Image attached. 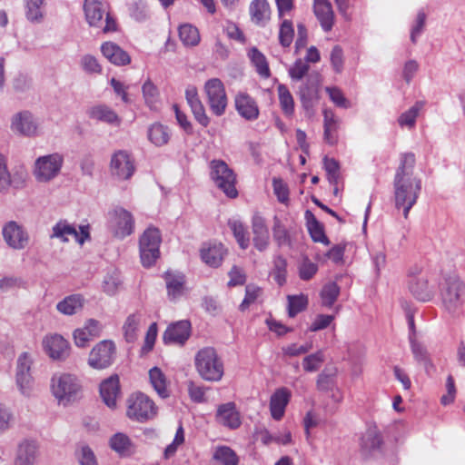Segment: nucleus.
Segmentation results:
<instances>
[{
	"label": "nucleus",
	"instance_id": "39",
	"mask_svg": "<svg viewBox=\"0 0 465 465\" xmlns=\"http://www.w3.org/2000/svg\"><path fill=\"white\" fill-rule=\"evenodd\" d=\"M270 6L266 0H253L250 5L252 21L258 25H263L269 18Z\"/></svg>",
	"mask_w": 465,
	"mask_h": 465
},
{
	"label": "nucleus",
	"instance_id": "42",
	"mask_svg": "<svg viewBox=\"0 0 465 465\" xmlns=\"http://www.w3.org/2000/svg\"><path fill=\"white\" fill-rule=\"evenodd\" d=\"M110 447L121 456H130L134 452V445L130 438L121 432L110 439Z\"/></svg>",
	"mask_w": 465,
	"mask_h": 465
},
{
	"label": "nucleus",
	"instance_id": "13",
	"mask_svg": "<svg viewBox=\"0 0 465 465\" xmlns=\"http://www.w3.org/2000/svg\"><path fill=\"white\" fill-rule=\"evenodd\" d=\"M135 171V166L131 154L125 150L114 152L110 161V172L118 180L130 179Z\"/></svg>",
	"mask_w": 465,
	"mask_h": 465
},
{
	"label": "nucleus",
	"instance_id": "37",
	"mask_svg": "<svg viewBox=\"0 0 465 465\" xmlns=\"http://www.w3.org/2000/svg\"><path fill=\"white\" fill-rule=\"evenodd\" d=\"M337 369L334 367H325L318 375L316 388L322 392L333 391L336 388Z\"/></svg>",
	"mask_w": 465,
	"mask_h": 465
},
{
	"label": "nucleus",
	"instance_id": "1",
	"mask_svg": "<svg viewBox=\"0 0 465 465\" xmlns=\"http://www.w3.org/2000/svg\"><path fill=\"white\" fill-rule=\"evenodd\" d=\"M415 155L412 153L401 154V163L393 180L395 207L402 209L408 218L421 191V180L414 176Z\"/></svg>",
	"mask_w": 465,
	"mask_h": 465
},
{
	"label": "nucleus",
	"instance_id": "29",
	"mask_svg": "<svg viewBox=\"0 0 465 465\" xmlns=\"http://www.w3.org/2000/svg\"><path fill=\"white\" fill-rule=\"evenodd\" d=\"M216 420L220 424L232 430L241 425L240 414L236 411L233 402L220 405L217 410Z\"/></svg>",
	"mask_w": 465,
	"mask_h": 465
},
{
	"label": "nucleus",
	"instance_id": "63",
	"mask_svg": "<svg viewBox=\"0 0 465 465\" xmlns=\"http://www.w3.org/2000/svg\"><path fill=\"white\" fill-rule=\"evenodd\" d=\"M121 282L117 272L107 274L103 282L104 292L108 295L115 294Z\"/></svg>",
	"mask_w": 465,
	"mask_h": 465
},
{
	"label": "nucleus",
	"instance_id": "8",
	"mask_svg": "<svg viewBox=\"0 0 465 465\" xmlns=\"http://www.w3.org/2000/svg\"><path fill=\"white\" fill-rule=\"evenodd\" d=\"M211 178L215 185L229 198H236L238 191L235 187L236 175L232 169L223 160H213L210 163Z\"/></svg>",
	"mask_w": 465,
	"mask_h": 465
},
{
	"label": "nucleus",
	"instance_id": "27",
	"mask_svg": "<svg viewBox=\"0 0 465 465\" xmlns=\"http://www.w3.org/2000/svg\"><path fill=\"white\" fill-rule=\"evenodd\" d=\"M291 399V391L285 388L277 389L270 399V411L275 420H280L284 415L286 406Z\"/></svg>",
	"mask_w": 465,
	"mask_h": 465
},
{
	"label": "nucleus",
	"instance_id": "54",
	"mask_svg": "<svg viewBox=\"0 0 465 465\" xmlns=\"http://www.w3.org/2000/svg\"><path fill=\"white\" fill-rule=\"evenodd\" d=\"M45 0H26V18L33 23H40L44 15L42 6Z\"/></svg>",
	"mask_w": 465,
	"mask_h": 465
},
{
	"label": "nucleus",
	"instance_id": "36",
	"mask_svg": "<svg viewBox=\"0 0 465 465\" xmlns=\"http://www.w3.org/2000/svg\"><path fill=\"white\" fill-rule=\"evenodd\" d=\"M84 298L81 294H72L64 298L56 304L59 312L64 315H74L82 310Z\"/></svg>",
	"mask_w": 465,
	"mask_h": 465
},
{
	"label": "nucleus",
	"instance_id": "51",
	"mask_svg": "<svg viewBox=\"0 0 465 465\" xmlns=\"http://www.w3.org/2000/svg\"><path fill=\"white\" fill-rule=\"evenodd\" d=\"M142 92L145 104L150 108H154L160 96L157 86L150 79H147L142 86Z\"/></svg>",
	"mask_w": 465,
	"mask_h": 465
},
{
	"label": "nucleus",
	"instance_id": "53",
	"mask_svg": "<svg viewBox=\"0 0 465 465\" xmlns=\"http://www.w3.org/2000/svg\"><path fill=\"white\" fill-rule=\"evenodd\" d=\"M294 37V28L291 20H283L279 29V43L282 47H289Z\"/></svg>",
	"mask_w": 465,
	"mask_h": 465
},
{
	"label": "nucleus",
	"instance_id": "60",
	"mask_svg": "<svg viewBox=\"0 0 465 465\" xmlns=\"http://www.w3.org/2000/svg\"><path fill=\"white\" fill-rule=\"evenodd\" d=\"M75 457L80 465H98L96 457L88 445H81L77 448Z\"/></svg>",
	"mask_w": 465,
	"mask_h": 465
},
{
	"label": "nucleus",
	"instance_id": "49",
	"mask_svg": "<svg viewBox=\"0 0 465 465\" xmlns=\"http://www.w3.org/2000/svg\"><path fill=\"white\" fill-rule=\"evenodd\" d=\"M213 459L222 465H238L239 462L235 451L227 446L218 447L213 453Z\"/></svg>",
	"mask_w": 465,
	"mask_h": 465
},
{
	"label": "nucleus",
	"instance_id": "15",
	"mask_svg": "<svg viewBox=\"0 0 465 465\" xmlns=\"http://www.w3.org/2000/svg\"><path fill=\"white\" fill-rule=\"evenodd\" d=\"M11 129L14 133L27 137L38 135V123L29 111L15 114L12 118Z\"/></svg>",
	"mask_w": 465,
	"mask_h": 465
},
{
	"label": "nucleus",
	"instance_id": "11",
	"mask_svg": "<svg viewBox=\"0 0 465 465\" xmlns=\"http://www.w3.org/2000/svg\"><path fill=\"white\" fill-rule=\"evenodd\" d=\"M109 228L119 239L131 235L134 230L133 214L123 207H115L109 212Z\"/></svg>",
	"mask_w": 465,
	"mask_h": 465
},
{
	"label": "nucleus",
	"instance_id": "48",
	"mask_svg": "<svg viewBox=\"0 0 465 465\" xmlns=\"http://www.w3.org/2000/svg\"><path fill=\"white\" fill-rule=\"evenodd\" d=\"M179 37L183 44L187 46H195L200 42V34L198 29L190 24L180 25Z\"/></svg>",
	"mask_w": 465,
	"mask_h": 465
},
{
	"label": "nucleus",
	"instance_id": "16",
	"mask_svg": "<svg viewBox=\"0 0 465 465\" xmlns=\"http://www.w3.org/2000/svg\"><path fill=\"white\" fill-rule=\"evenodd\" d=\"M33 360L28 352H23L17 359L16 365V383L19 387L20 391L28 395L33 379L30 373Z\"/></svg>",
	"mask_w": 465,
	"mask_h": 465
},
{
	"label": "nucleus",
	"instance_id": "52",
	"mask_svg": "<svg viewBox=\"0 0 465 465\" xmlns=\"http://www.w3.org/2000/svg\"><path fill=\"white\" fill-rule=\"evenodd\" d=\"M229 226L232 231L233 236L235 237L239 246L242 250L247 249L250 245V238L243 224L241 222L233 221L229 222Z\"/></svg>",
	"mask_w": 465,
	"mask_h": 465
},
{
	"label": "nucleus",
	"instance_id": "41",
	"mask_svg": "<svg viewBox=\"0 0 465 465\" xmlns=\"http://www.w3.org/2000/svg\"><path fill=\"white\" fill-rule=\"evenodd\" d=\"M170 136L169 128L160 123L153 124L148 129V139L156 146L165 145Z\"/></svg>",
	"mask_w": 465,
	"mask_h": 465
},
{
	"label": "nucleus",
	"instance_id": "17",
	"mask_svg": "<svg viewBox=\"0 0 465 465\" xmlns=\"http://www.w3.org/2000/svg\"><path fill=\"white\" fill-rule=\"evenodd\" d=\"M45 352L54 360L63 361L70 354L68 341L59 334L46 336L43 341Z\"/></svg>",
	"mask_w": 465,
	"mask_h": 465
},
{
	"label": "nucleus",
	"instance_id": "62",
	"mask_svg": "<svg viewBox=\"0 0 465 465\" xmlns=\"http://www.w3.org/2000/svg\"><path fill=\"white\" fill-rule=\"evenodd\" d=\"M262 292V289L253 285H247L245 288V297L239 306L240 311L244 312L253 303Z\"/></svg>",
	"mask_w": 465,
	"mask_h": 465
},
{
	"label": "nucleus",
	"instance_id": "4",
	"mask_svg": "<svg viewBox=\"0 0 465 465\" xmlns=\"http://www.w3.org/2000/svg\"><path fill=\"white\" fill-rule=\"evenodd\" d=\"M194 364L197 372L204 381H219L223 376V362L213 347L201 349L195 355Z\"/></svg>",
	"mask_w": 465,
	"mask_h": 465
},
{
	"label": "nucleus",
	"instance_id": "9",
	"mask_svg": "<svg viewBox=\"0 0 465 465\" xmlns=\"http://www.w3.org/2000/svg\"><path fill=\"white\" fill-rule=\"evenodd\" d=\"M63 164L64 156L59 153L40 156L35 162L34 175L40 183L49 182L60 173Z\"/></svg>",
	"mask_w": 465,
	"mask_h": 465
},
{
	"label": "nucleus",
	"instance_id": "6",
	"mask_svg": "<svg viewBox=\"0 0 465 465\" xmlns=\"http://www.w3.org/2000/svg\"><path fill=\"white\" fill-rule=\"evenodd\" d=\"M154 401L143 392L132 394L127 400V417L137 422H146L157 415Z\"/></svg>",
	"mask_w": 465,
	"mask_h": 465
},
{
	"label": "nucleus",
	"instance_id": "25",
	"mask_svg": "<svg viewBox=\"0 0 465 465\" xmlns=\"http://www.w3.org/2000/svg\"><path fill=\"white\" fill-rule=\"evenodd\" d=\"M39 456V447L36 441L25 440L16 450L14 465H35Z\"/></svg>",
	"mask_w": 465,
	"mask_h": 465
},
{
	"label": "nucleus",
	"instance_id": "34",
	"mask_svg": "<svg viewBox=\"0 0 465 465\" xmlns=\"http://www.w3.org/2000/svg\"><path fill=\"white\" fill-rule=\"evenodd\" d=\"M304 217L306 220V227L312 240L315 242H322L324 245H329L331 242L325 234L322 223L317 220L315 215L310 210L305 212Z\"/></svg>",
	"mask_w": 465,
	"mask_h": 465
},
{
	"label": "nucleus",
	"instance_id": "43",
	"mask_svg": "<svg viewBox=\"0 0 465 465\" xmlns=\"http://www.w3.org/2000/svg\"><path fill=\"white\" fill-rule=\"evenodd\" d=\"M287 260L282 255L274 256L270 274L281 287L287 282Z\"/></svg>",
	"mask_w": 465,
	"mask_h": 465
},
{
	"label": "nucleus",
	"instance_id": "55",
	"mask_svg": "<svg viewBox=\"0 0 465 465\" xmlns=\"http://www.w3.org/2000/svg\"><path fill=\"white\" fill-rule=\"evenodd\" d=\"M308 305V298L303 295L288 296V314L293 318L299 312L304 311Z\"/></svg>",
	"mask_w": 465,
	"mask_h": 465
},
{
	"label": "nucleus",
	"instance_id": "45",
	"mask_svg": "<svg viewBox=\"0 0 465 465\" xmlns=\"http://www.w3.org/2000/svg\"><path fill=\"white\" fill-rule=\"evenodd\" d=\"M424 105H425L424 101H417L413 106H411L408 111L402 113L399 116V118H398L399 124L401 127L407 126L410 129L413 128L415 126L416 119L419 115V113L424 107Z\"/></svg>",
	"mask_w": 465,
	"mask_h": 465
},
{
	"label": "nucleus",
	"instance_id": "18",
	"mask_svg": "<svg viewBox=\"0 0 465 465\" xmlns=\"http://www.w3.org/2000/svg\"><path fill=\"white\" fill-rule=\"evenodd\" d=\"M191 323L189 321H180L168 326L163 333V340L165 344L183 345L190 337Z\"/></svg>",
	"mask_w": 465,
	"mask_h": 465
},
{
	"label": "nucleus",
	"instance_id": "23",
	"mask_svg": "<svg viewBox=\"0 0 465 465\" xmlns=\"http://www.w3.org/2000/svg\"><path fill=\"white\" fill-rule=\"evenodd\" d=\"M408 288L411 293L420 302H429L434 297V289L429 285L428 279L423 275H410Z\"/></svg>",
	"mask_w": 465,
	"mask_h": 465
},
{
	"label": "nucleus",
	"instance_id": "12",
	"mask_svg": "<svg viewBox=\"0 0 465 465\" xmlns=\"http://www.w3.org/2000/svg\"><path fill=\"white\" fill-rule=\"evenodd\" d=\"M204 91L213 114L216 116L223 115L227 107V96L223 82L219 78L209 79L204 84Z\"/></svg>",
	"mask_w": 465,
	"mask_h": 465
},
{
	"label": "nucleus",
	"instance_id": "19",
	"mask_svg": "<svg viewBox=\"0 0 465 465\" xmlns=\"http://www.w3.org/2000/svg\"><path fill=\"white\" fill-rule=\"evenodd\" d=\"M252 242L259 252L265 251L270 244V233L265 219L254 214L252 219Z\"/></svg>",
	"mask_w": 465,
	"mask_h": 465
},
{
	"label": "nucleus",
	"instance_id": "57",
	"mask_svg": "<svg viewBox=\"0 0 465 465\" xmlns=\"http://www.w3.org/2000/svg\"><path fill=\"white\" fill-rule=\"evenodd\" d=\"M411 352L415 360L419 362H427L430 364V357L427 348L419 342L413 335H409Z\"/></svg>",
	"mask_w": 465,
	"mask_h": 465
},
{
	"label": "nucleus",
	"instance_id": "5",
	"mask_svg": "<svg viewBox=\"0 0 465 465\" xmlns=\"http://www.w3.org/2000/svg\"><path fill=\"white\" fill-rule=\"evenodd\" d=\"M84 11L88 25L92 27L102 28L107 34L117 31V23L99 0H84Z\"/></svg>",
	"mask_w": 465,
	"mask_h": 465
},
{
	"label": "nucleus",
	"instance_id": "31",
	"mask_svg": "<svg viewBox=\"0 0 465 465\" xmlns=\"http://www.w3.org/2000/svg\"><path fill=\"white\" fill-rule=\"evenodd\" d=\"M87 115L89 118L106 123L112 125H120L121 118L118 114L106 104H96L90 107L87 110Z\"/></svg>",
	"mask_w": 465,
	"mask_h": 465
},
{
	"label": "nucleus",
	"instance_id": "26",
	"mask_svg": "<svg viewBox=\"0 0 465 465\" xmlns=\"http://www.w3.org/2000/svg\"><path fill=\"white\" fill-rule=\"evenodd\" d=\"M313 13L324 32H330L334 25V13L329 0H313Z\"/></svg>",
	"mask_w": 465,
	"mask_h": 465
},
{
	"label": "nucleus",
	"instance_id": "59",
	"mask_svg": "<svg viewBox=\"0 0 465 465\" xmlns=\"http://www.w3.org/2000/svg\"><path fill=\"white\" fill-rule=\"evenodd\" d=\"M323 361V352L322 351H318L315 353L310 354L303 358L302 367L305 371L313 372L320 369Z\"/></svg>",
	"mask_w": 465,
	"mask_h": 465
},
{
	"label": "nucleus",
	"instance_id": "46",
	"mask_svg": "<svg viewBox=\"0 0 465 465\" xmlns=\"http://www.w3.org/2000/svg\"><path fill=\"white\" fill-rule=\"evenodd\" d=\"M76 235L77 231L73 225L69 224L65 220H60L53 226L50 237L60 239L63 242H67L69 236L74 238Z\"/></svg>",
	"mask_w": 465,
	"mask_h": 465
},
{
	"label": "nucleus",
	"instance_id": "24",
	"mask_svg": "<svg viewBox=\"0 0 465 465\" xmlns=\"http://www.w3.org/2000/svg\"><path fill=\"white\" fill-rule=\"evenodd\" d=\"M382 444L383 440L381 432L376 428H370L361 439V453L364 458L372 456L381 451Z\"/></svg>",
	"mask_w": 465,
	"mask_h": 465
},
{
	"label": "nucleus",
	"instance_id": "33",
	"mask_svg": "<svg viewBox=\"0 0 465 465\" xmlns=\"http://www.w3.org/2000/svg\"><path fill=\"white\" fill-rule=\"evenodd\" d=\"M119 393V378L116 375L104 380L100 385L101 397L109 408L116 406V399Z\"/></svg>",
	"mask_w": 465,
	"mask_h": 465
},
{
	"label": "nucleus",
	"instance_id": "50",
	"mask_svg": "<svg viewBox=\"0 0 465 465\" xmlns=\"http://www.w3.org/2000/svg\"><path fill=\"white\" fill-rule=\"evenodd\" d=\"M277 91L282 110L286 115H292L294 112V101L292 94L284 84H279Z\"/></svg>",
	"mask_w": 465,
	"mask_h": 465
},
{
	"label": "nucleus",
	"instance_id": "38",
	"mask_svg": "<svg viewBox=\"0 0 465 465\" xmlns=\"http://www.w3.org/2000/svg\"><path fill=\"white\" fill-rule=\"evenodd\" d=\"M149 380L153 390L162 399H166L170 396V391L167 389L166 377L164 373L158 367H153L149 371Z\"/></svg>",
	"mask_w": 465,
	"mask_h": 465
},
{
	"label": "nucleus",
	"instance_id": "58",
	"mask_svg": "<svg viewBox=\"0 0 465 465\" xmlns=\"http://www.w3.org/2000/svg\"><path fill=\"white\" fill-rule=\"evenodd\" d=\"M318 272V265L312 262L307 256H304L299 264V277L302 281H310Z\"/></svg>",
	"mask_w": 465,
	"mask_h": 465
},
{
	"label": "nucleus",
	"instance_id": "35",
	"mask_svg": "<svg viewBox=\"0 0 465 465\" xmlns=\"http://www.w3.org/2000/svg\"><path fill=\"white\" fill-rule=\"evenodd\" d=\"M24 183L25 180L22 174L19 179H16L15 175L12 179L7 168V159L0 153V193H6L12 185L15 188H20L24 185Z\"/></svg>",
	"mask_w": 465,
	"mask_h": 465
},
{
	"label": "nucleus",
	"instance_id": "22",
	"mask_svg": "<svg viewBox=\"0 0 465 465\" xmlns=\"http://www.w3.org/2000/svg\"><path fill=\"white\" fill-rule=\"evenodd\" d=\"M235 108L238 114L247 121H254L259 117V107L256 101L246 93L236 94Z\"/></svg>",
	"mask_w": 465,
	"mask_h": 465
},
{
	"label": "nucleus",
	"instance_id": "20",
	"mask_svg": "<svg viewBox=\"0 0 465 465\" xmlns=\"http://www.w3.org/2000/svg\"><path fill=\"white\" fill-rule=\"evenodd\" d=\"M3 236L6 243L14 249H24L28 242L27 233L14 221L4 226Z\"/></svg>",
	"mask_w": 465,
	"mask_h": 465
},
{
	"label": "nucleus",
	"instance_id": "61",
	"mask_svg": "<svg viewBox=\"0 0 465 465\" xmlns=\"http://www.w3.org/2000/svg\"><path fill=\"white\" fill-rule=\"evenodd\" d=\"M310 65L302 61L297 59L289 69V75L294 81L302 80L309 72Z\"/></svg>",
	"mask_w": 465,
	"mask_h": 465
},
{
	"label": "nucleus",
	"instance_id": "14",
	"mask_svg": "<svg viewBox=\"0 0 465 465\" xmlns=\"http://www.w3.org/2000/svg\"><path fill=\"white\" fill-rule=\"evenodd\" d=\"M163 278L170 302H176L186 293V277L183 272L168 270L163 272Z\"/></svg>",
	"mask_w": 465,
	"mask_h": 465
},
{
	"label": "nucleus",
	"instance_id": "56",
	"mask_svg": "<svg viewBox=\"0 0 465 465\" xmlns=\"http://www.w3.org/2000/svg\"><path fill=\"white\" fill-rule=\"evenodd\" d=\"M80 66L88 74H101L103 67L97 58L92 54H84L80 59Z\"/></svg>",
	"mask_w": 465,
	"mask_h": 465
},
{
	"label": "nucleus",
	"instance_id": "7",
	"mask_svg": "<svg viewBox=\"0 0 465 465\" xmlns=\"http://www.w3.org/2000/svg\"><path fill=\"white\" fill-rule=\"evenodd\" d=\"M162 236L155 227H148L139 239V251L141 262L143 267L153 266L160 257V244Z\"/></svg>",
	"mask_w": 465,
	"mask_h": 465
},
{
	"label": "nucleus",
	"instance_id": "28",
	"mask_svg": "<svg viewBox=\"0 0 465 465\" xmlns=\"http://www.w3.org/2000/svg\"><path fill=\"white\" fill-rule=\"evenodd\" d=\"M103 55L116 66H124L131 63V56L126 51L113 42H105L101 45Z\"/></svg>",
	"mask_w": 465,
	"mask_h": 465
},
{
	"label": "nucleus",
	"instance_id": "47",
	"mask_svg": "<svg viewBox=\"0 0 465 465\" xmlns=\"http://www.w3.org/2000/svg\"><path fill=\"white\" fill-rule=\"evenodd\" d=\"M340 292L341 288L335 282L326 283L320 293L322 306L331 308L337 301Z\"/></svg>",
	"mask_w": 465,
	"mask_h": 465
},
{
	"label": "nucleus",
	"instance_id": "40",
	"mask_svg": "<svg viewBox=\"0 0 465 465\" xmlns=\"http://www.w3.org/2000/svg\"><path fill=\"white\" fill-rule=\"evenodd\" d=\"M142 315L139 312L130 314L123 326L124 339L127 342H134L138 338V330L141 323Z\"/></svg>",
	"mask_w": 465,
	"mask_h": 465
},
{
	"label": "nucleus",
	"instance_id": "44",
	"mask_svg": "<svg viewBox=\"0 0 465 465\" xmlns=\"http://www.w3.org/2000/svg\"><path fill=\"white\" fill-rule=\"evenodd\" d=\"M252 64L256 68V72L262 77L268 78L271 75L269 64L265 55L256 47L250 49L248 54Z\"/></svg>",
	"mask_w": 465,
	"mask_h": 465
},
{
	"label": "nucleus",
	"instance_id": "3",
	"mask_svg": "<svg viewBox=\"0 0 465 465\" xmlns=\"http://www.w3.org/2000/svg\"><path fill=\"white\" fill-rule=\"evenodd\" d=\"M51 391L58 402L66 406L81 399L83 385L74 374L56 373L51 379Z\"/></svg>",
	"mask_w": 465,
	"mask_h": 465
},
{
	"label": "nucleus",
	"instance_id": "32",
	"mask_svg": "<svg viewBox=\"0 0 465 465\" xmlns=\"http://www.w3.org/2000/svg\"><path fill=\"white\" fill-rule=\"evenodd\" d=\"M226 254V249L222 243L204 244L201 249V258L211 267H219Z\"/></svg>",
	"mask_w": 465,
	"mask_h": 465
},
{
	"label": "nucleus",
	"instance_id": "21",
	"mask_svg": "<svg viewBox=\"0 0 465 465\" xmlns=\"http://www.w3.org/2000/svg\"><path fill=\"white\" fill-rule=\"evenodd\" d=\"M272 231L273 241L279 248L292 247V241L298 233L295 227L290 226L287 228L279 217L274 216Z\"/></svg>",
	"mask_w": 465,
	"mask_h": 465
},
{
	"label": "nucleus",
	"instance_id": "10",
	"mask_svg": "<svg viewBox=\"0 0 465 465\" xmlns=\"http://www.w3.org/2000/svg\"><path fill=\"white\" fill-rule=\"evenodd\" d=\"M116 346L111 340L99 341L90 351L87 363L94 370L109 368L115 360Z\"/></svg>",
	"mask_w": 465,
	"mask_h": 465
},
{
	"label": "nucleus",
	"instance_id": "2",
	"mask_svg": "<svg viewBox=\"0 0 465 465\" xmlns=\"http://www.w3.org/2000/svg\"><path fill=\"white\" fill-rule=\"evenodd\" d=\"M439 289L443 310L453 318L460 317L465 305V283L458 276L450 275L443 279Z\"/></svg>",
	"mask_w": 465,
	"mask_h": 465
},
{
	"label": "nucleus",
	"instance_id": "30",
	"mask_svg": "<svg viewBox=\"0 0 465 465\" xmlns=\"http://www.w3.org/2000/svg\"><path fill=\"white\" fill-rule=\"evenodd\" d=\"M302 107L306 111L312 109L314 102L318 99V84L312 77H308L299 86L297 93Z\"/></svg>",
	"mask_w": 465,
	"mask_h": 465
},
{
	"label": "nucleus",
	"instance_id": "64",
	"mask_svg": "<svg viewBox=\"0 0 465 465\" xmlns=\"http://www.w3.org/2000/svg\"><path fill=\"white\" fill-rule=\"evenodd\" d=\"M331 64L335 73L341 74L342 72L344 58L342 48L340 45L333 46L331 52Z\"/></svg>",
	"mask_w": 465,
	"mask_h": 465
}]
</instances>
